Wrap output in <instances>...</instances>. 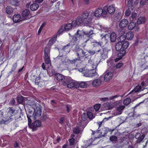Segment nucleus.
Returning a JSON list of instances; mask_svg holds the SVG:
<instances>
[{
  "instance_id": "ea45409f",
  "label": "nucleus",
  "mask_w": 148,
  "mask_h": 148,
  "mask_svg": "<svg viewBox=\"0 0 148 148\" xmlns=\"http://www.w3.org/2000/svg\"><path fill=\"white\" fill-rule=\"evenodd\" d=\"M16 100L18 103H21L23 100V97L21 95H18L17 97Z\"/></svg>"
},
{
  "instance_id": "7c9ffc66",
  "label": "nucleus",
  "mask_w": 148,
  "mask_h": 148,
  "mask_svg": "<svg viewBox=\"0 0 148 148\" xmlns=\"http://www.w3.org/2000/svg\"><path fill=\"white\" fill-rule=\"evenodd\" d=\"M143 90V89H142V87L141 86L138 85L129 94H130L134 92H138Z\"/></svg>"
},
{
  "instance_id": "2eb2a0df",
  "label": "nucleus",
  "mask_w": 148,
  "mask_h": 148,
  "mask_svg": "<svg viewBox=\"0 0 148 148\" xmlns=\"http://www.w3.org/2000/svg\"><path fill=\"white\" fill-rule=\"evenodd\" d=\"M74 21H75V20L73 21L71 23H67L65 25L62 26V28L63 29L64 31H67L71 29L73 27H76L78 26L79 25H74L73 23Z\"/></svg>"
},
{
  "instance_id": "49530a36",
  "label": "nucleus",
  "mask_w": 148,
  "mask_h": 148,
  "mask_svg": "<svg viewBox=\"0 0 148 148\" xmlns=\"http://www.w3.org/2000/svg\"><path fill=\"white\" fill-rule=\"evenodd\" d=\"M88 118L89 119H92L94 117L92 113L90 112H87V113Z\"/></svg>"
},
{
  "instance_id": "4c0bfd02",
  "label": "nucleus",
  "mask_w": 148,
  "mask_h": 148,
  "mask_svg": "<svg viewBox=\"0 0 148 148\" xmlns=\"http://www.w3.org/2000/svg\"><path fill=\"white\" fill-rule=\"evenodd\" d=\"M88 118V115H87V113H84L82 115L81 119H82L83 121H82L84 123H85V124L86 123L87 124V123L84 121L86 120Z\"/></svg>"
},
{
  "instance_id": "0eeeda50",
  "label": "nucleus",
  "mask_w": 148,
  "mask_h": 148,
  "mask_svg": "<svg viewBox=\"0 0 148 148\" xmlns=\"http://www.w3.org/2000/svg\"><path fill=\"white\" fill-rule=\"evenodd\" d=\"M103 14L106 15L107 12L109 14H113L115 11V8L114 5H111L109 6H105L103 7Z\"/></svg>"
},
{
  "instance_id": "864d4df0",
  "label": "nucleus",
  "mask_w": 148,
  "mask_h": 148,
  "mask_svg": "<svg viewBox=\"0 0 148 148\" xmlns=\"http://www.w3.org/2000/svg\"><path fill=\"white\" fill-rule=\"evenodd\" d=\"M131 12V10L129 9H128L125 12V15L126 16H129Z\"/></svg>"
},
{
  "instance_id": "f03ea898",
  "label": "nucleus",
  "mask_w": 148,
  "mask_h": 148,
  "mask_svg": "<svg viewBox=\"0 0 148 148\" xmlns=\"http://www.w3.org/2000/svg\"><path fill=\"white\" fill-rule=\"evenodd\" d=\"M93 34V31L91 29L89 32H84L82 30H78L77 31L76 34L72 37L71 41L73 42H76L77 40V38H82L83 37H87L88 38L91 37V35Z\"/></svg>"
},
{
  "instance_id": "1a4fd4ad",
  "label": "nucleus",
  "mask_w": 148,
  "mask_h": 148,
  "mask_svg": "<svg viewBox=\"0 0 148 148\" xmlns=\"http://www.w3.org/2000/svg\"><path fill=\"white\" fill-rule=\"evenodd\" d=\"M94 43L93 46L94 47L98 46V47H99V50H100L101 51H99L98 53H99L101 55V57L103 59H106L108 57L107 55V52L106 51H104L103 49L101 47V44L99 42H95Z\"/></svg>"
},
{
  "instance_id": "f257e3e1",
  "label": "nucleus",
  "mask_w": 148,
  "mask_h": 148,
  "mask_svg": "<svg viewBox=\"0 0 148 148\" xmlns=\"http://www.w3.org/2000/svg\"><path fill=\"white\" fill-rule=\"evenodd\" d=\"M90 14V12L86 11L83 12L80 16L78 17L76 20L73 22L74 25H79L80 24L83 23L85 26L94 29L93 25L91 24L92 18L89 17Z\"/></svg>"
},
{
  "instance_id": "5701e85b",
  "label": "nucleus",
  "mask_w": 148,
  "mask_h": 148,
  "mask_svg": "<svg viewBox=\"0 0 148 148\" xmlns=\"http://www.w3.org/2000/svg\"><path fill=\"white\" fill-rule=\"evenodd\" d=\"M21 16L19 14H15L13 17V20L15 23L19 22L21 21Z\"/></svg>"
},
{
  "instance_id": "9d476101",
  "label": "nucleus",
  "mask_w": 148,
  "mask_h": 148,
  "mask_svg": "<svg viewBox=\"0 0 148 148\" xmlns=\"http://www.w3.org/2000/svg\"><path fill=\"white\" fill-rule=\"evenodd\" d=\"M42 110L40 107H37L34 111L32 115H30L32 118L34 119H36L37 118L40 117L41 115Z\"/></svg>"
},
{
  "instance_id": "09e8293b",
  "label": "nucleus",
  "mask_w": 148,
  "mask_h": 148,
  "mask_svg": "<svg viewBox=\"0 0 148 148\" xmlns=\"http://www.w3.org/2000/svg\"><path fill=\"white\" fill-rule=\"evenodd\" d=\"M17 66V64L16 63L13 64L11 70L10 71V73H12V72L14 71L15 70Z\"/></svg>"
},
{
  "instance_id": "a19ab883",
  "label": "nucleus",
  "mask_w": 148,
  "mask_h": 148,
  "mask_svg": "<svg viewBox=\"0 0 148 148\" xmlns=\"http://www.w3.org/2000/svg\"><path fill=\"white\" fill-rule=\"evenodd\" d=\"M145 136V135L144 134L141 135L140 137H139L137 139L136 141V143H140L142 140L143 139Z\"/></svg>"
},
{
  "instance_id": "c85d7f7f",
  "label": "nucleus",
  "mask_w": 148,
  "mask_h": 148,
  "mask_svg": "<svg viewBox=\"0 0 148 148\" xmlns=\"http://www.w3.org/2000/svg\"><path fill=\"white\" fill-rule=\"evenodd\" d=\"M39 5L36 3H34L32 4L30 6V9L32 11H35L39 8Z\"/></svg>"
},
{
  "instance_id": "4468645a",
  "label": "nucleus",
  "mask_w": 148,
  "mask_h": 148,
  "mask_svg": "<svg viewBox=\"0 0 148 148\" xmlns=\"http://www.w3.org/2000/svg\"><path fill=\"white\" fill-rule=\"evenodd\" d=\"M100 76L98 79H95L92 82V86L95 87H97L101 85L103 82V79Z\"/></svg>"
},
{
  "instance_id": "bf43d9fd",
  "label": "nucleus",
  "mask_w": 148,
  "mask_h": 148,
  "mask_svg": "<svg viewBox=\"0 0 148 148\" xmlns=\"http://www.w3.org/2000/svg\"><path fill=\"white\" fill-rule=\"evenodd\" d=\"M40 77H36L35 79V83L36 84H38L40 82Z\"/></svg>"
},
{
  "instance_id": "a18cd8bd",
  "label": "nucleus",
  "mask_w": 148,
  "mask_h": 148,
  "mask_svg": "<svg viewBox=\"0 0 148 148\" xmlns=\"http://www.w3.org/2000/svg\"><path fill=\"white\" fill-rule=\"evenodd\" d=\"M56 38H53L51 39L49 41V43L48 44V45L49 46H51L56 41Z\"/></svg>"
},
{
  "instance_id": "f3484780",
  "label": "nucleus",
  "mask_w": 148,
  "mask_h": 148,
  "mask_svg": "<svg viewBox=\"0 0 148 148\" xmlns=\"http://www.w3.org/2000/svg\"><path fill=\"white\" fill-rule=\"evenodd\" d=\"M88 82H77L76 84V88H77L80 87L82 88L86 87L88 83Z\"/></svg>"
},
{
  "instance_id": "dca6fc26",
  "label": "nucleus",
  "mask_w": 148,
  "mask_h": 148,
  "mask_svg": "<svg viewBox=\"0 0 148 148\" xmlns=\"http://www.w3.org/2000/svg\"><path fill=\"white\" fill-rule=\"evenodd\" d=\"M99 27L98 28H99V30H100L102 34H100V35L101 37L103 38V37L105 36L106 34L104 33V32L106 33L108 32V29L106 27L103 26H102L101 25H98Z\"/></svg>"
},
{
  "instance_id": "0e129e2a",
  "label": "nucleus",
  "mask_w": 148,
  "mask_h": 148,
  "mask_svg": "<svg viewBox=\"0 0 148 148\" xmlns=\"http://www.w3.org/2000/svg\"><path fill=\"white\" fill-rule=\"evenodd\" d=\"M30 115H29V114H27V117L28 119V125H29V124H31V122L32 120L30 119V117H31Z\"/></svg>"
},
{
  "instance_id": "aec40b11",
  "label": "nucleus",
  "mask_w": 148,
  "mask_h": 148,
  "mask_svg": "<svg viewBox=\"0 0 148 148\" xmlns=\"http://www.w3.org/2000/svg\"><path fill=\"white\" fill-rule=\"evenodd\" d=\"M125 29L123 28H120L118 30V33L120 35H121L119 36V38L120 39H121V38L123 39V40L125 39V37L124 35H123L125 34Z\"/></svg>"
},
{
  "instance_id": "69168bd1",
  "label": "nucleus",
  "mask_w": 148,
  "mask_h": 148,
  "mask_svg": "<svg viewBox=\"0 0 148 148\" xmlns=\"http://www.w3.org/2000/svg\"><path fill=\"white\" fill-rule=\"evenodd\" d=\"M141 136L140 134L138 132L135 134L134 136V138H138Z\"/></svg>"
},
{
  "instance_id": "a211bd4d",
  "label": "nucleus",
  "mask_w": 148,
  "mask_h": 148,
  "mask_svg": "<svg viewBox=\"0 0 148 148\" xmlns=\"http://www.w3.org/2000/svg\"><path fill=\"white\" fill-rule=\"evenodd\" d=\"M114 107L113 104L110 102H107L103 104V107L104 110H109L112 109Z\"/></svg>"
},
{
  "instance_id": "2f4dec72",
  "label": "nucleus",
  "mask_w": 148,
  "mask_h": 148,
  "mask_svg": "<svg viewBox=\"0 0 148 148\" xmlns=\"http://www.w3.org/2000/svg\"><path fill=\"white\" fill-rule=\"evenodd\" d=\"M6 12L9 14H12L13 12V9L10 6H7L6 8Z\"/></svg>"
},
{
  "instance_id": "9b49d317",
  "label": "nucleus",
  "mask_w": 148,
  "mask_h": 148,
  "mask_svg": "<svg viewBox=\"0 0 148 148\" xmlns=\"http://www.w3.org/2000/svg\"><path fill=\"white\" fill-rule=\"evenodd\" d=\"M103 9L100 8H97L93 12L95 16L96 17H99L101 16L102 17H106V15L103 14Z\"/></svg>"
},
{
  "instance_id": "c9c22d12",
  "label": "nucleus",
  "mask_w": 148,
  "mask_h": 148,
  "mask_svg": "<svg viewBox=\"0 0 148 148\" xmlns=\"http://www.w3.org/2000/svg\"><path fill=\"white\" fill-rule=\"evenodd\" d=\"M145 22V18L144 17H139L137 21V23L138 24H140L144 23Z\"/></svg>"
},
{
  "instance_id": "20e7f679",
  "label": "nucleus",
  "mask_w": 148,
  "mask_h": 148,
  "mask_svg": "<svg viewBox=\"0 0 148 148\" xmlns=\"http://www.w3.org/2000/svg\"><path fill=\"white\" fill-rule=\"evenodd\" d=\"M83 75L87 77H95L97 78L99 76L96 71L93 69L89 70L86 69V70H83L82 71Z\"/></svg>"
},
{
  "instance_id": "de8ad7c7",
  "label": "nucleus",
  "mask_w": 148,
  "mask_h": 148,
  "mask_svg": "<svg viewBox=\"0 0 148 148\" xmlns=\"http://www.w3.org/2000/svg\"><path fill=\"white\" fill-rule=\"evenodd\" d=\"M132 2L131 1H129L128 3V9L132 10L133 9V6L132 5Z\"/></svg>"
},
{
  "instance_id": "c756f323",
  "label": "nucleus",
  "mask_w": 148,
  "mask_h": 148,
  "mask_svg": "<svg viewBox=\"0 0 148 148\" xmlns=\"http://www.w3.org/2000/svg\"><path fill=\"white\" fill-rule=\"evenodd\" d=\"M133 33L131 32H128L126 34L125 38H126L128 40L132 39L134 37Z\"/></svg>"
},
{
  "instance_id": "603ef678",
  "label": "nucleus",
  "mask_w": 148,
  "mask_h": 148,
  "mask_svg": "<svg viewBox=\"0 0 148 148\" xmlns=\"http://www.w3.org/2000/svg\"><path fill=\"white\" fill-rule=\"evenodd\" d=\"M112 117L110 116L108 118H105L103 120V121L101 122H99L98 123V124L99 125V127H100L101 126L102 123L104 121H107V120H108L110 118H111Z\"/></svg>"
},
{
  "instance_id": "79ce46f5",
  "label": "nucleus",
  "mask_w": 148,
  "mask_h": 148,
  "mask_svg": "<svg viewBox=\"0 0 148 148\" xmlns=\"http://www.w3.org/2000/svg\"><path fill=\"white\" fill-rule=\"evenodd\" d=\"M8 116H10L11 115H12V114L14 113V112L15 111L12 108H9L8 109Z\"/></svg>"
},
{
  "instance_id": "338daca9",
  "label": "nucleus",
  "mask_w": 148,
  "mask_h": 148,
  "mask_svg": "<svg viewBox=\"0 0 148 148\" xmlns=\"http://www.w3.org/2000/svg\"><path fill=\"white\" fill-rule=\"evenodd\" d=\"M119 97V96L117 95H115L114 96L110 97H109V99L110 100H112L116 98H117Z\"/></svg>"
},
{
  "instance_id": "58836bf2",
  "label": "nucleus",
  "mask_w": 148,
  "mask_h": 148,
  "mask_svg": "<svg viewBox=\"0 0 148 148\" xmlns=\"http://www.w3.org/2000/svg\"><path fill=\"white\" fill-rule=\"evenodd\" d=\"M110 140L113 143H115L117 141V137L114 136H112L110 138Z\"/></svg>"
},
{
  "instance_id": "c03bdc74",
  "label": "nucleus",
  "mask_w": 148,
  "mask_h": 148,
  "mask_svg": "<svg viewBox=\"0 0 148 148\" xmlns=\"http://www.w3.org/2000/svg\"><path fill=\"white\" fill-rule=\"evenodd\" d=\"M101 51L100 50H99V49H97L95 51L94 50H90L88 51V52L89 53H90L91 55H93L95 53L97 54L98 53V52L99 51Z\"/></svg>"
},
{
  "instance_id": "e2e57ef3",
  "label": "nucleus",
  "mask_w": 148,
  "mask_h": 148,
  "mask_svg": "<svg viewBox=\"0 0 148 148\" xmlns=\"http://www.w3.org/2000/svg\"><path fill=\"white\" fill-rule=\"evenodd\" d=\"M15 102V100L14 98H12V99L11 100L10 104L12 106H14V103Z\"/></svg>"
},
{
  "instance_id": "72a5a7b5",
  "label": "nucleus",
  "mask_w": 148,
  "mask_h": 148,
  "mask_svg": "<svg viewBox=\"0 0 148 148\" xmlns=\"http://www.w3.org/2000/svg\"><path fill=\"white\" fill-rule=\"evenodd\" d=\"M113 130H112L111 129H109L108 128L104 127L102 129V132L101 133H102L104 134L103 135H102V136H104L108 133V131H112Z\"/></svg>"
},
{
  "instance_id": "ddd939ff",
  "label": "nucleus",
  "mask_w": 148,
  "mask_h": 148,
  "mask_svg": "<svg viewBox=\"0 0 148 148\" xmlns=\"http://www.w3.org/2000/svg\"><path fill=\"white\" fill-rule=\"evenodd\" d=\"M41 125L40 121H34L32 124H29V127L32 129L33 131H35L37 129V127H40Z\"/></svg>"
},
{
  "instance_id": "473e14b6",
  "label": "nucleus",
  "mask_w": 148,
  "mask_h": 148,
  "mask_svg": "<svg viewBox=\"0 0 148 148\" xmlns=\"http://www.w3.org/2000/svg\"><path fill=\"white\" fill-rule=\"evenodd\" d=\"M116 39V34L115 33H112L110 36V40L112 42H114Z\"/></svg>"
},
{
  "instance_id": "423d86ee",
  "label": "nucleus",
  "mask_w": 148,
  "mask_h": 148,
  "mask_svg": "<svg viewBox=\"0 0 148 148\" xmlns=\"http://www.w3.org/2000/svg\"><path fill=\"white\" fill-rule=\"evenodd\" d=\"M56 59H58L60 60L63 64L68 66L71 64H75V60H71L64 56H58L56 58Z\"/></svg>"
},
{
  "instance_id": "4be33fe9",
  "label": "nucleus",
  "mask_w": 148,
  "mask_h": 148,
  "mask_svg": "<svg viewBox=\"0 0 148 148\" xmlns=\"http://www.w3.org/2000/svg\"><path fill=\"white\" fill-rule=\"evenodd\" d=\"M72 79L70 77L65 76L62 84L64 86H67L70 81H72Z\"/></svg>"
},
{
  "instance_id": "cd10ccee",
  "label": "nucleus",
  "mask_w": 148,
  "mask_h": 148,
  "mask_svg": "<svg viewBox=\"0 0 148 148\" xmlns=\"http://www.w3.org/2000/svg\"><path fill=\"white\" fill-rule=\"evenodd\" d=\"M136 23V22L134 21H132L128 25V28L130 30H131L134 29L135 27Z\"/></svg>"
},
{
  "instance_id": "3c124183",
  "label": "nucleus",
  "mask_w": 148,
  "mask_h": 148,
  "mask_svg": "<svg viewBox=\"0 0 148 148\" xmlns=\"http://www.w3.org/2000/svg\"><path fill=\"white\" fill-rule=\"evenodd\" d=\"M148 1V0H140V5H146Z\"/></svg>"
},
{
  "instance_id": "e433bc0d",
  "label": "nucleus",
  "mask_w": 148,
  "mask_h": 148,
  "mask_svg": "<svg viewBox=\"0 0 148 148\" xmlns=\"http://www.w3.org/2000/svg\"><path fill=\"white\" fill-rule=\"evenodd\" d=\"M75 136L73 134H72L71 136V138L69 140V144L70 145H74L75 144V139L74 138Z\"/></svg>"
},
{
  "instance_id": "5fc2aeb1",
  "label": "nucleus",
  "mask_w": 148,
  "mask_h": 148,
  "mask_svg": "<svg viewBox=\"0 0 148 148\" xmlns=\"http://www.w3.org/2000/svg\"><path fill=\"white\" fill-rule=\"evenodd\" d=\"M12 115L8 116L6 118V120L7 122H9L13 120V118L12 117Z\"/></svg>"
},
{
  "instance_id": "37998d69",
  "label": "nucleus",
  "mask_w": 148,
  "mask_h": 148,
  "mask_svg": "<svg viewBox=\"0 0 148 148\" xmlns=\"http://www.w3.org/2000/svg\"><path fill=\"white\" fill-rule=\"evenodd\" d=\"M131 101L130 98H127L123 100V103L125 105H127L130 103Z\"/></svg>"
},
{
  "instance_id": "f704fd0d",
  "label": "nucleus",
  "mask_w": 148,
  "mask_h": 148,
  "mask_svg": "<svg viewBox=\"0 0 148 148\" xmlns=\"http://www.w3.org/2000/svg\"><path fill=\"white\" fill-rule=\"evenodd\" d=\"M29 11L28 9H25L23 10L22 13V16L23 17L27 16L29 14Z\"/></svg>"
},
{
  "instance_id": "4d7b16f0",
  "label": "nucleus",
  "mask_w": 148,
  "mask_h": 148,
  "mask_svg": "<svg viewBox=\"0 0 148 148\" xmlns=\"http://www.w3.org/2000/svg\"><path fill=\"white\" fill-rule=\"evenodd\" d=\"M90 64H91L90 65V66H91L92 68L94 70V69H96L97 68V63H95L94 64L93 63H91Z\"/></svg>"
},
{
  "instance_id": "412c9836",
  "label": "nucleus",
  "mask_w": 148,
  "mask_h": 148,
  "mask_svg": "<svg viewBox=\"0 0 148 148\" xmlns=\"http://www.w3.org/2000/svg\"><path fill=\"white\" fill-rule=\"evenodd\" d=\"M128 24V21L127 19H123L120 22L119 26L120 28H124L127 26Z\"/></svg>"
},
{
  "instance_id": "052dcab7",
  "label": "nucleus",
  "mask_w": 148,
  "mask_h": 148,
  "mask_svg": "<svg viewBox=\"0 0 148 148\" xmlns=\"http://www.w3.org/2000/svg\"><path fill=\"white\" fill-rule=\"evenodd\" d=\"M123 64L122 63H119L116 64L115 66L116 68L119 69L123 65Z\"/></svg>"
},
{
  "instance_id": "6e6552de",
  "label": "nucleus",
  "mask_w": 148,
  "mask_h": 148,
  "mask_svg": "<svg viewBox=\"0 0 148 148\" xmlns=\"http://www.w3.org/2000/svg\"><path fill=\"white\" fill-rule=\"evenodd\" d=\"M84 123L83 122L81 121L78 124L76 127L73 130L74 133L75 134H78L81 132L87 125L86 123L84 124H83Z\"/></svg>"
},
{
  "instance_id": "7ed1b4c3",
  "label": "nucleus",
  "mask_w": 148,
  "mask_h": 148,
  "mask_svg": "<svg viewBox=\"0 0 148 148\" xmlns=\"http://www.w3.org/2000/svg\"><path fill=\"white\" fill-rule=\"evenodd\" d=\"M74 51L77 57V58L74 59V60H75V62L77 60H81L82 59L87 58H88L89 59H90V58H91L90 56H86L87 55L86 52H85L84 50L80 48L79 47L77 46H76L75 47Z\"/></svg>"
},
{
  "instance_id": "a878e982",
  "label": "nucleus",
  "mask_w": 148,
  "mask_h": 148,
  "mask_svg": "<svg viewBox=\"0 0 148 148\" xmlns=\"http://www.w3.org/2000/svg\"><path fill=\"white\" fill-rule=\"evenodd\" d=\"M77 82V81L73 80L72 79V81H70L67 85V87L69 88H72L73 87H75L76 88V83Z\"/></svg>"
},
{
  "instance_id": "bb28decb",
  "label": "nucleus",
  "mask_w": 148,
  "mask_h": 148,
  "mask_svg": "<svg viewBox=\"0 0 148 148\" xmlns=\"http://www.w3.org/2000/svg\"><path fill=\"white\" fill-rule=\"evenodd\" d=\"M120 41L116 43L115 46V49L116 51H120L122 49L121 39H120Z\"/></svg>"
},
{
  "instance_id": "774afa93",
  "label": "nucleus",
  "mask_w": 148,
  "mask_h": 148,
  "mask_svg": "<svg viewBox=\"0 0 148 148\" xmlns=\"http://www.w3.org/2000/svg\"><path fill=\"white\" fill-rule=\"evenodd\" d=\"M45 63L47 64H48L50 62V58L45 59Z\"/></svg>"
},
{
  "instance_id": "13d9d810",
  "label": "nucleus",
  "mask_w": 148,
  "mask_h": 148,
  "mask_svg": "<svg viewBox=\"0 0 148 148\" xmlns=\"http://www.w3.org/2000/svg\"><path fill=\"white\" fill-rule=\"evenodd\" d=\"M100 105L99 104H98L95 105L94 106V108L96 111H98Z\"/></svg>"
},
{
  "instance_id": "b1692460",
  "label": "nucleus",
  "mask_w": 148,
  "mask_h": 148,
  "mask_svg": "<svg viewBox=\"0 0 148 148\" xmlns=\"http://www.w3.org/2000/svg\"><path fill=\"white\" fill-rule=\"evenodd\" d=\"M71 45L70 43H69L66 45L64 46L62 48V51L65 52L66 53H69L70 51V49L69 47H70Z\"/></svg>"
},
{
  "instance_id": "6ab92c4d",
  "label": "nucleus",
  "mask_w": 148,
  "mask_h": 148,
  "mask_svg": "<svg viewBox=\"0 0 148 148\" xmlns=\"http://www.w3.org/2000/svg\"><path fill=\"white\" fill-rule=\"evenodd\" d=\"M116 103H119V106L118 107L116 110L117 112V115L120 114H121L122 112V110L124 109L125 107L124 106L121 105V101H116Z\"/></svg>"
},
{
  "instance_id": "39448f33",
  "label": "nucleus",
  "mask_w": 148,
  "mask_h": 148,
  "mask_svg": "<svg viewBox=\"0 0 148 148\" xmlns=\"http://www.w3.org/2000/svg\"><path fill=\"white\" fill-rule=\"evenodd\" d=\"M121 43L122 49L120 51H119V53L117 54L118 56L120 58L122 57L125 54V50L127 48L129 45L128 42L123 41V40H121Z\"/></svg>"
},
{
  "instance_id": "393cba45",
  "label": "nucleus",
  "mask_w": 148,
  "mask_h": 148,
  "mask_svg": "<svg viewBox=\"0 0 148 148\" xmlns=\"http://www.w3.org/2000/svg\"><path fill=\"white\" fill-rule=\"evenodd\" d=\"M55 77L57 80L59 81L62 82L65 76L62 75L59 73L56 74Z\"/></svg>"
},
{
  "instance_id": "6e6d98bb",
  "label": "nucleus",
  "mask_w": 148,
  "mask_h": 148,
  "mask_svg": "<svg viewBox=\"0 0 148 148\" xmlns=\"http://www.w3.org/2000/svg\"><path fill=\"white\" fill-rule=\"evenodd\" d=\"M132 4L134 5H136L139 2V0H131Z\"/></svg>"
},
{
  "instance_id": "680f3d73",
  "label": "nucleus",
  "mask_w": 148,
  "mask_h": 148,
  "mask_svg": "<svg viewBox=\"0 0 148 148\" xmlns=\"http://www.w3.org/2000/svg\"><path fill=\"white\" fill-rule=\"evenodd\" d=\"M48 118V115H43L41 120L42 121H44Z\"/></svg>"
},
{
  "instance_id": "8fccbe9b",
  "label": "nucleus",
  "mask_w": 148,
  "mask_h": 148,
  "mask_svg": "<svg viewBox=\"0 0 148 148\" xmlns=\"http://www.w3.org/2000/svg\"><path fill=\"white\" fill-rule=\"evenodd\" d=\"M44 54H50V48L49 47H46L44 50Z\"/></svg>"
},
{
  "instance_id": "f8f14e48",
  "label": "nucleus",
  "mask_w": 148,
  "mask_h": 148,
  "mask_svg": "<svg viewBox=\"0 0 148 148\" xmlns=\"http://www.w3.org/2000/svg\"><path fill=\"white\" fill-rule=\"evenodd\" d=\"M105 74L104 76H101L102 77L101 78L103 79V81L105 82H108L111 80L113 77V74L110 71H106L105 73Z\"/></svg>"
}]
</instances>
